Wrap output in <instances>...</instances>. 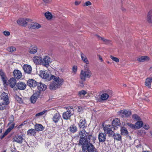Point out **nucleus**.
I'll list each match as a JSON object with an SVG mask.
<instances>
[{"label": "nucleus", "instance_id": "7", "mask_svg": "<svg viewBox=\"0 0 152 152\" xmlns=\"http://www.w3.org/2000/svg\"><path fill=\"white\" fill-rule=\"evenodd\" d=\"M52 79L54 80L53 81L59 87L61 86L64 81L62 79L60 78L59 77L55 76L54 75H51V80Z\"/></svg>", "mask_w": 152, "mask_h": 152}, {"label": "nucleus", "instance_id": "6", "mask_svg": "<svg viewBox=\"0 0 152 152\" xmlns=\"http://www.w3.org/2000/svg\"><path fill=\"white\" fill-rule=\"evenodd\" d=\"M111 91L110 90H106L105 91H103L102 94L101 95V99L97 100L98 101L101 102V101H104L107 100L109 97L110 92Z\"/></svg>", "mask_w": 152, "mask_h": 152}, {"label": "nucleus", "instance_id": "14", "mask_svg": "<svg viewBox=\"0 0 152 152\" xmlns=\"http://www.w3.org/2000/svg\"><path fill=\"white\" fill-rule=\"evenodd\" d=\"M15 124L12 123L11 126L7 129L4 133L2 135L0 136V138L1 139H3L6 135H7L9 132H10L12 129L14 127Z\"/></svg>", "mask_w": 152, "mask_h": 152}, {"label": "nucleus", "instance_id": "26", "mask_svg": "<svg viewBox=\"0 0 152 152\" xmlns=\"http://www.w3.org/2000/svg\"><path fill=\"white\" fill-rule=\"evenodd\" d=\"M80 56L82 60L86 64L85 65H88L89 64V61L86 56L82 53H81Z\"/></svg>", "mask_w": 152, "mask_h": 152}, {"label": "nucleus", "instance_id": "50", "mask_svg": "<svg viewBox=\"0 0 152 152\" xmlns=\"http://www.w3.org/2000/svg\"><path fill=\"white\" fill-rule=\"evenodd\" d=\"M132 118L134 120H135L136 121H139L141 120L140 118L139 117V116L136 114H134L132 115Z\"/></svg>", "mask_w": 152, "mask_h": 152}, {"label": "nucleus", "instance_id": "8", "mask_svg": "<svg viewBox=\"0 0 152 152\" xmlns=\"http://www.w3.org/2000/svg\"><path fill=\"white\" fill-rule=\"evenodd\" d=\"M40 92L38 91L36 92L31 97L30 100L32 103H34L36 102L38 98L40 96Z\"/></svg>", "mask_w": 152, "mask_h": 152}, {"label": "nucleus", "instance_id": "27", "mask_svg": "<svg viewBox=\"0 0 152 152\" xmlns=\"http://www.w3.org/2000/svg\"><path fill=\"white\" fill-rule=\"evenodd\" d=\"M14 141L19 143H21L24 139L21 135H18L14 138Z\"/></svg>", "mask_w": 152, "mask_h": 152}, {"label": "nucleus", "instance_id": "57", "mask_svg": "<svg viewBox=\"0 0 152 152\" xmlns=\"http://www.w3.org/2000/svg\"><path fill=\"white\" fill-rule=\"evenodd\" d=\"M72 70L73 72L74 73H76L77 70V66H74L72 67Z\"/></svg>", "mask_w": 152, "mask_h": 152}, {"label": "nucleus", "instance_id": "53", "mask_svg": "<svg viewBox=\"0 0 152 152\" xmlns=\"http://www.w3.org/2000/svg\"><path fill=\"white\" fill-rule=\"evenodd\" d=\"M14 120V118L13 115H11L10 117L9 121L10 122L8 124L9 125L11 123H12Z\"/></svg>", "mask_w": 152, "mask_h": 152}, {"label": "nucleus", "instance_id": "33", "mask_svg": "<svg viewBox=\"0 0 152 152\" xmlns=\"http://www.w3.org/2000/svg\"><path fill=\"white\" fill-rule=\"evenodd\" d=\"M61 118V115L59 113H56L53 117V120L55 123H56L58 122Z\"/></svg>", "mask_w": 152, "mask_h": 152}, {"label": "nucleus", "instance_id": "48", "mask_svg": "<svg viewBox=\"0 0 152 152\" xmlns=\"http://www.w3.org/2000/svg\"><path fill=\"white\" fill-rule=\"evenodd\" d=\"M45 15L46 18L48 20L51 19L52 17L51 13L48 12L45 13Z\"/></svg>", "mask_w": 152, "mask_h": 152}, {"label": "nucleus", "instance_id": "38", "mask_svg": "<svg viewBox=\"0 0 152 152\" xmlns=\"http://www.w3.org/2000/svg\"><path fill=\"white\" fill-rule=\"evenodd\" d=\"M8 104L7 102H1L0 103V110H2L6 108V106Z\"/></svg>", "mask_w": 152, "mask_h": 152}, {"label": "nucleus", "instance_id": "61", "mask_svg": "<svg viewBox=\"0 0 152 152\" xmlns=\"http://www.w3.org/2000/svg\"><path fill=\"white\" fill-rule=\"evenodd\" d=\"M143 128L144 129L148 130L149 129V127L148 125L145 124Z\"/></svg>", "mask_w": 152, "mask_h": 152}, {"label": "nucleus", "instance_id": "36", "mask_svg": "<svg viewBox=\"0 0 152 152\" xmlns=\"http://www.w3.org/2000/svg\"><path fill=\"white\" fill-rule=\"evenodd\" d=\"M149 59V58L146 56L138 57L137 58V61L140 62H142L146 61H148V60Z\"/></svg>", "mask_w": 152, "mask_h": 152}, {"label": "nucleus", "instance_id": "11", "mask_svg": "<svg viewBox=\"0 0 152 152\" xmlns=\"http://www.w3.org/2000/svg\"><path fill=\"white\" fill-rule=\"evenodd\" d=\"M23 69L25 73L31 74L32 72V68L29 65L25 64L23 67Z\"/></svg>", "mask_w": 152, "mask_h": 152}, {"label": "nucleus", "instance_id": "19", "mask_svg": "<svg viewBox=\"0 0 152 152\" xmlns=\"http://www.w3.org/2000/svg\"><path fill=\"white\" fill-rule=\"evenodd\" d=\"M1 99L4 101V102H7L8 104L9 103V99L8 94L5 92H3L1 96Z\"/></svg>", "mask_w": 152, "mask_h": 152}, {"label": "nucleus", "instance_id": "40", "mask_svg": "<svg viewBox=\"0 0 152 152\" xmlns=\"http://www.w3.org/2000/svg\"><path fill=\"white\" fill-rule=\"evenodd\" d=\"M143 125L142 121H139L135 123L136 129H139L141 128Z\"/></svg>", "mask_w": 152, "mask_h": 152}, {"label": "nucleus", "instance_id": "62", "mask_svg": "<svg viewBox=\"0 0 152 152\" xmlns=\"http://www.w3.org/2000/svg\"><path fill=\"white\" fill-rule=\"evenodd\" d=\"M80 2H79L77 1H76L75 2V4L76 5H78L80 3Z\"/></svg>", "mask_w": 152, "mask_h": 152}, {"label": "nucleus", "instance_id": "47", "mask_svg": "<svg viewBox=\"0 0 152 152\" xmlns=\"http://www.w3.org/2000/svg\"><path fill=\"white\" fill-rule=\"evenodd\" d=\"M0 75L4 82H5L6 80H5V74L2 70H0Z\"/></svg>", "mask_w": 152, "mask_h": 152}, {"label": "nucleus", "instance_id": "32", "mask_svg": "<svg viewBox=\"0 0 152 152\" xmlns=\"http://www.w3.org/2000/svg\"><path fill=\"white\" fill-rule=\"evenodd\" d=\"M96 36L99 39L102 41L104 42L105 43L107 44H111L112 42L110 40L107 39H105L104 37H100L97 35H96Z\"/></svg>", "mask_w": 152, "mask_h": 152}, {"label": "nucleus", "instance_id": "51", "mask_svg": "<svg viewBox=\"0 0 152 152\" xmlns=\"http://www.w3.org/2000/svg\"><path fill=\"white\" fill-rule=\"evenodd\" d=\"M110 58L114 61L116 63H118L119 62V59L113 56L112 55L110 56Z\"/></svg>", "mask_w": 152, "mask_h": 152}, {"label": "nucleus", "instance_id": "9", "mask_svg": "<svg viewBox=\"0 0 152 152\" xmlns=\"http://www.w3.org/2000/svg\"><path fill=\"white\" fill-rule=\"evenodd\" d=\"M40 75L43 78L48 81L51 80V75H50L48 72L47 71H41Z\"/></svg>", "mask_w": 152, "mask_h": 152}, {"label": "nucleus", "instance_id": "3", "mask_svg": "<svg viewBox=\"0 0 152 152\" xmlns=\"http://www.w3.org/2000/svg\"><path fill=\"white\" fill-rule=\"evenodd\" d=\"M92 75V73L90 70L88 65H85L84 69L81 70L80 75V79L86 80V78H89Z\"/></svg>", "mask_w": 152, "mask_h": 152}, {"label": "nucleus", "instance_id": "28", "mask_svg": "<svg viewBox=\"0 0 152 152\" xmlns=\"http://www.w3.org/2000/svg\"><path fill=\"white\" fill-rule=\"evenodd\" d=\"M106 134L104 133H100L98 135V139L100 142H104L106 139Z\"/></svg>", "mask_w": 152, "mask_h": 152}, {"label": "nucleus", "instance_id": "54", "mask_svg": "<svg viewBox=\"0 0 152 152\" xmlns=\"http://www.w3.org/2000/svg\"><path fill=\"white\" fill-rule=\"evenodd\" d=\"M127 125L128 126H129L130 128L134 129H136L135 126V124H134L129 123H127Z\"/></svg>", "mask_w": 152, "mask_h": 152}, {"label": "nucleus", "instance_id": "21", "mask_svg": "<svg viewBox=\"0 0 152 152\" xmlns=\"http://www.w3.org/2000/svg\"><path fill=\"white\" fill-rule=\"evenodd\" d=\"M14 76L17 79L21 78L22 76V74L20 71L18 70H15L13 72Z\"/></svg>", "mask_w": 152, "mask_h": 152}, {"label": "nucleus", "instance_id": "45", "mask_svg": "<svg viewBox=\"0 0 152 152\" xmlns=\"http://www.w3.org/2000/svg\"><path fill=\"white\" fill-rule=\"evenodd\" d=\"M121 131V133L122 135H126L128 134V131L124 127H122L120 130Z\"/></svg>", "mask_w": 152, "mask_h": 152}, {"label": "nucleus", "instance_id": "1", "mask_svg": "<svg viewBox=\"0 0 152 152\" xmlns=\"http://www.w3.org/2000/svg\"><path fill=\"white\" fill-rule=\"evenodd\" d=\"M83 140L79 142V145L81 146L82 151L83 152H94L96 148L92 143H90L86 140Z\"/></svg>", "mask_w": 152, "mask_h": 152}, {"label": "nucleus", "instance_id": "60", "mask_svg": "<svg viewBox=\"0 0 152 152\" xmlns=\"http://www.w3.org/2000/svg\"><path fill=\"white\" fill-rule=\"evenodd\" d=\"M42 0L46 4L49 3L52 1V0Z\"/></svg>", "mask_w": 152, "mask_h": 152}, {"label": "nucleus", "instance_id": "23", "mask_svg": "<svg viewBox=\"0 0 152 152\" xmlns=\"http://www.w3.org/2000/svg\"><path fill=\"white\" fill-rule=\"evenodd\" d=\"M16 86L18 87V89L19 90H24L26 86V84L23 82H19L17 84Z\"/></svg>", "mask_w": 152, "mask_h": 152}, {"label": "nucleus", "instance_id": "59", "mask_svg": "<svg viewBox=\"0 0 152 152\" xmlns=\"http://www.w3.org/2000/svg\"><path fill=\"white\" fill-rule=\"evenodd\" d=\"M16 99L19 103H21L22 102L21 99L18 96H17L16 97Z\"/></svg>", "mask_w": 152, "mask_h": 152}, {"label": "nucleus", "instance_id": "56", "mask_svg": "<svg viewBox=\"0 0 152 152\" xmlns=\"http://www.w3.org/2000/svg\"><path fill=\"white\" fill-rule=\"evenodd\" d=\"M92 4L91 2L89 1H87L85 2L83 5V6H88L89 5H91Z\"/></svg>", "mask_w": 152, "mask_h": 152}, {"label": "nucleus", "instance_id": "10", "mask_svg": "<svg viewBox=\"0 0 152 152\" xmlns=\"http://www.w3.org/2000/svg\"><path fill=\"white\" fill-rule=\"evenodd\" d=\"M50 58L47 56H45L43 58H42L41 64L43 65L46 67L49 66V63L50 61Z\"/></svg>", "mask_w": 152, "mask_h": 152}, {"label": "nucleus", "instance_id": "37", "mask_svg": "<svg viewBox=\"0 0 152 152\" xmlns=\"http://www.w3.org/2000/svg\"><path fill=\"white\" fill-rule=\"evenodd\" d=\"M36 130L35 129H29L27 132V134L31 136H35L36 133Z\"/></svg>", "mask_w": 152, "mask_h": 152}, {"label": "nucleus", "instance_id": "18", "mask_svg": "<svg viewBox=\"0 0 152 152\" xmlns=\"http://www.w3.org/2000/svg\"><path fill=\"white\" fill-rule=\"evenodd\" d=\"M37 88L38 90L40 92V91H44L47 88V86L45 84L42 83H38L37 85Z\"/></svg>", "mask_w": 152, "mask_h": 152}, {"label": "nucleus", "instance_id": "16", "mask_svg": "<svg viewBox=\"0 0 152 152\" xmlns=\"http://www.w3.org/2000/svg\"><path fill=\"white\" fill-rule=\"evenodd\" d=\"M37 83H38L33 79H29L27 82V85L30 87H36L37 85Z\"/></svg>", "mask_w": 152, "mask_h": 152}, {"label": "nucleus", "instance_id": "15", "mask_svg": "<svg viewBox=\"0 0 152 152\" xmlns=\"http://www.w3.org/2000/svg\"><path fill=\"white\" fill-rule=\"evenodd\" d=\"M37 47L35 45H31L28 48V52L31 54H34L37 52Z\"/></svg>", "mask_w": 152, "mask_h": 152}, {"label": "nucleus", "instance_id": "22", "mask_svg": "<svg viewBox=\"0 0 152 152\" xmlns=\"http://www.w3.org/2000/svg\"><path fill=\"white\" fill-rule=\"evenodd\" d=\"M79 127L82 129H84L86 127L87 124L85 119H81L78 124Z\"/></svg>", "mask_w": 152, "mask_h": 152}, {"label": "nucleus", "instance_id": "2", "mask_svg": "<svg viewBox=\"0 0 152 152\" xmlns=\"http://www.w3.org/2000/svg\"><path fill=\"white\" fill-rule=\"evenodd\" d=\"M83 140L79 142V145L81 146L82 151L83 152H94L96 148L92 143H90L86 140Z\"/></svg>", "mask_w": 152, "mask_h": 152}, {"label": "nucleus", "instance_id": "42", "mask_svg": "<svg viewBox=\"0 0 152 152\" xmlns=\"http://www.w3.org/2000/svg\"><path fill=\"white\" fill-rule=\"evenodd\" d=\"M69 129L72 133H75L77 131V127L75 125H71L69 128Z\"/></svg>", "mask_w": 152, "mask_h": 152}, {"label": "nucleus", "instance_id": "63", "mask_svg": "<svg viewBox=\"0 0 152 152\" xmlns=\"http://www.w3.org/2000/svg\"><path fill=\"white\" fill-rule=\"evenodd\" d=\"M99 60H100L101 61H103V59H102V57L100 56H99Z\"/></svg>", "mask_w": 152, "mask_h": 152}, {"label": "nucleus", "instance_id": "39", "mask_svg": "<svg viewBox=\"0 0 152 152\" xmlns=\"http://www.w3.org/2000/svg\"><path fill=\"white\" fill-rule=\"evenodd\" d=\"M41 25L37 23H32L30 26V28L34 29H37L40 28Z\"/></svg>", "mask_w": 152, "mask_h": 152}, {"label": "nucleus", "instance_id": "25", "mask_svg": "<svg viewBox=\"0 0 152 152\" xmlns=\"http://www.w3.org/2000/svg\"><path fill=\"white\" fill-rule=\"evenodd\" d=\"M120 120L118 118H116L114 119L112 122V126H113L114 130H115V128L117 126H119L120 125Z\"/></svg>", "mask_w": 152, "mask_h": 152}, {"label": "nucleus", "instance_id": "35", "mask_svg": "<svg viewBox=\"0 0 152 152\" xmlns=\"http://www.w3.org/2000/svg\"><path fill=\"white\" fill-rule=\"evenodd\" d=\"M44 127L41 124H36L35 126V129L36 132L42 131Z\"/></svg>", "mask_w": 152, "mask_h": 152}, {"label": "nucleus", "instance_id": "20", "mask_svg": "<svg viewBox=\"0 0 152 152\" xmlns=\"http://www.w3.org/2000/svg\"><path fill=\"white\" fill-rule=\"evenodd\" d=\"M118 113L123 116H124L123 114L125 115V116L126 117L129 116L131 114V111L126 110H121L118 112Z\"/></svg>", "mask_w": 152, "mask_h": 152}, {"label": "nucleus", "instance_id": "4", "mask_svg": "<svg viewBox=\"0 0 152 152\" xmlns=\"http://www.w3.org/2000/svg\"><path fill=\"white\" fill-rule=\"evenodd\" d=\"M96 137L95 136H92L91 134H88L86 136V138L84 137H82L80 138L79 140V142L86 140L87 142H89L90 143H95V140H96Z\"/></svg>", "mask_w": 152, "mask_h": 152}, {"label": "nucleus", "instance_id": "64", "mask_svg": "<svg viewBox=\"0 0 152 152\" xmlns=\"http://www.w3.org/2000/svg\"><path fill=\"white\" fill-rule=\"evenodd\" d=\"M149 70L150 71H152V66L150 68H149Z\"/></svg>", "mask_w": 152, "mask_h": 152}, {"label": "nucleus", "instance_id": "31", "mask_svg": "<svg viewBox=\"0 0 152 152\" xmlns=\"http://www.w3.org/2000/svg\"><path fill=\"white\" fill-rule=\"evenodd\" d=\"M33 61L34 63L41 64L42 58L39 56H35L33 58Z\"/></svg>", "mask_w": 152, "mask_h": 152}, {"label": "nucleus", "instance_id": "5", "mask_svg": "<svg viewBox=\"0 0 152 152\" xmlns=\"http://www.w3.org/2000/svg\"><path fill=\"white\" fill-rule=\"evenodd\" d=\"M104 133L108 134L109 137L112 136L114 134V132L112 130V126L110 125H106L104 126Z\"/></svg>", "mask_w": 152, "mask_h": 152}, {"label": "nucleus", "instance_id": "17", "mask_svg": "<svg viewBox=\"0 0 152 152\" xmlns=\"http://www.w3.org/2000/svg\"><path fill=\"white\" fill-rule=\"evenodd\" d=\"M29 19L26 18H20L18 19L17 21L18 24L21 26L26 25L29 21Z\"/></svg>", "mask_w": 152, "mask_h": 152}, {"label": "nucleus", "instance_id": "55", "mask_svg": "<svg viewBox=\"0 0 152 152\" xmlns=\"http://www.w3.org/2000/svg\"><path fill=\"white\" fill-rule=\"evenodd\" d=\"M85 80H83L82 79H80V80L79 81V83L78 85L79 86L81 87H83L84 86V82Z\"/></svg>", "mask_w": 152, "mask_h": 152}, {"label": "nucleus", "instance_id": "30", "mask_svg": "<svg viewBox=\"0 0 152 152\" xmlns=\"http://www.w3.org/2000/svg\"><path fill=\"white\" fill-rule=\"evenodd\" d=\"M49 87L50 90H54L60 87L54 82L52 81L50 83Z\"/></svg>", "mask_w": 152, "mask_h": 152}, {"label": "nucleus", "instance_id": "58", "mask_svg": "<svg viewBox=\"0 0 152 152\" xmlns=\"http://www.w3.org/2000/svg\"><path fill=\"white\" fill-rule=\"evenodd\" d=\"M4 34L6 36H8L10 35V32L7 31H5L3 32Z\"/></svg>", "mask_w": 152, "mask_h": 152}, {"label": "nucleus", "instance_id": "24", "mask_svg": "<svg viewBox=\"0 0 152 152\" xmlns=\"http://www.w3.org/2000/svg\"><path fill=\"white\" fill-rule=\"evenodd\" d=\"M71 115L72 113L70 110H69L63 113L62 117L64 119L67 120L70 118Z\"/></svg>", "mask_w": 152, "mask_h": 152}, {"label": "nucleus", "instance_id": "12", "mask_svg": "<svg viewBox=\"0 0 152 152\" xmlns=\"http://www.w3.org/2000/svg\"><path fill=\"white\" fill-rule=\"evenodd\" d=\"M15 124L12 123L11 126L7 129L4 133L2 135L0 136V138L1 139H3L6 135H7L9 132H10L12 129L14 127Z\"/></svg>", "mask_w": 152, "mask_h": 152}, {"label": "nucleus", "instance_id": "44", "mask_svg": "<svg viewBox=\"0 0 152 152\" xmlns=\"http://www.w3.org/2000/svg\"><path fill=\"white\" fill-rule=\"evenodd\" d=\"M87 92L84 90H82L78 93V95L81 98H84L85 95L86 94Z\"/></svg>", "mask_w": 152, "mask_h": 152}, {"label": "nucleus", "instance_id": "49", "mask_svg": "<svg viewBox=\"0 0 152 152\" xmlns=\"http://www.w3.org/2000/svg\"><path fill=\"white\" fill-rule=\"evenodd\" d=\"M7 51L11 52H13L14 51H15L16 48L14 47L11 46L8 48H7Z\"/></svg>", "mask_w": 152, "mask_h": 152}, {"label": "nucleus", "instance_id": "13", "mask_svg": "<svg viewBox=\"0 0 152 152\" xmlns=\"http://www.w3.org/2000/svg\"><path fill=\"white\" fill-rule=\"evenodd\" d=\"M15 124L12 123L11 126L7 129L4 133L2 135L0 136V138L1 139H3L6 135H7L9 132H10L12 129L14 127Z\"/></svg>", "mask_w": 152, "mask_h": 152}, {"label": "nucleus", "instance_id": "46", "mask_svg": "<svg viewBox=\"0 0 152 152\" xmlns=\"http://www.w3.org/2000/svg\"><path fill=\"white\" fill-rule=\"evenodd\" d=\"M87 133L86 132L85 130L82 129L80 131L79 133V136H80V138L82 137H85L86 136Z\"/></svg>", "mask_w": 152, "mask_h": 152}, {"label": "nucleus", "instance_id": "41", "mask_svg": "<svg viewBox=\"0 0 152 152\" xmlns=\"http://www.w3.org/2000/svg\"><path fill=\"white\" fill-rule=\"evenodd\" d=\"M152 79L150 78H148L146 79L145 85L148 88L151 87V85L152 82Z\"/></svg>", "mask_w": 152, "mask_h": 152}, {"label": "nucleus", "instance_id": "43", "mask_svg": "<svg viewBox=\"0 0 152 152\" xmlns=\"http://www.w3.org/2000/svg\"><path fill=\"white\" fill-rule=\"evenodd\" d=\"M112 136L113 137L115 140L117 141H120L121 140V136L120 134H115L114 133V134H113Z\"/></svg>", "mask_w": 152, "mask_h": 152}, {"label": "nucleus", "instance_id": "34", "mask_svg": "<svg viewBox=\"0 0 152 152\" xmlns=\"http://www.w3.org/2000/svg\"><path fill=\"white\" fill-rule=\"evenodd\" d=\"M147 19L148 22L152 23V9L149 12L147 15Z\"/></svg>", "mask_w": 152, "mask_h": 152}, {"label": "nucleus", "instance_id": "29", "mask_svg": "<svg viewBox=\"0 0 152 152\" xmlns=\"http://www.w3.org/2000/svg\"><path fill=\"white\" fill-rule=\"evenodd\" d=\"M16 80L15 79L12 78H10L8 81V84L11 88H13L16 84Z\"/></svg>", "mask_w": 152, "mask_h": 152}, {"label": "nucleus", "instance_id": "52", "mask_svg": "<svg viewBox=\"0 0 152 152\" xmlns=\"http://www.w3.org/2000/svg\"><path fill=\"white\" fill-rule=\"evenodd\" d=\"M47 112V111L46 110H44L43 111L37 114L36 115V116L37 117L40 116L44 114L45 113H46Z\"/></svg>", "mask_w": 152, "mask_h": 152}]
</instances>
